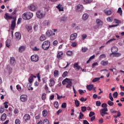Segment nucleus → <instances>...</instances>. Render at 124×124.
<instances>
[{"instance_id": "nucleus-22", "label": "nucleus", "mask_w": 124, "mask_h": 124, "mask_svg": "<svg viewBox=\"0 0 124 124\" xmlns=\"http://www.w3.org/2000/svg\"><path fill=\"white\" fill-rule=\"evenodd\" d=\"M71 86H72V81H71V80L69 79L66 87L67 88H71Z\"/></svg>"}, {"instance_id": "nucleus-40", "label": "nucleus", "mask_w": 124, "mask_h": 124, "mask_svg": "<svg viewBox=\"0 0 124 124\" xmlns=\"http://www.w3.org/2000/svg\"><path fill=\"white\" fill-rule=\"evenodd\" d=\"M59 75V71L56 70L54 72V77H57Z\"/></svg>"}, {"instance_id": "nucleus-33", "label": "nucleus", "mask_w": 124, "mask_h": 124, "mask_svg": "<svg viewBox=\"0 0 124 124\" xmlns=\"http://www.w3.org/2000/svg\"><path fill=\"white\" fill-rule=\"evenodd\" d=\"M0 119L2 121H5V120H6V114L3 113L1 116Z\"/></svg>"}, {"instance_id": "nucleus-34", "label": "nucleus", "mask_w": 124, "mask_h": 124, "mask_svg": "<svg viewBox=\"0 0 124 124\" xmlns=\"http://www.w3.org/2000/svg\"><path fill=\"white\" fill-rule=\"evenodd\" d=\"M101 64H102V65H104V66L107 65V64H108V61H102L101 62Z\"/></svg>"}, {"instance_id": "nucleus-46", "label": "nucleus", "mask_w": 124, "mask_h": 124, "mask_svg": "<svg viewBox=\"0 0 124 124\" xmlns=\"http://www.w3.org/2000/svg\"><path fill=\"white\" fill-rule=\"evenodd\" d=\"M81 111L82 112H86L87 111V107L85 106L81 107Z\"/></svg>"}, {"instance_id": "nucleus-59", "label": "nucleus", "mask_w": 124, "mask_h": 124, "mask_svg": "<svg viewBox=\"0 0 124 124\" xmlns=\"http://www.w3.org/2000/svg\"><path fill=\"white\" fill-rule=\"evenodd\" d=\"M33 29L35 31H37L38 30V25H34L33 27Z\"/></svg>"}, {"instance_id": "nucleus-63", "label": "nucleus", "mask_w": 124, "mask_h": 124, "mask_svg": "<svg viewBox=\"0 0 124 124\" xmlns=\"http://www.w3.org/2000/svg\"><path fill=\"white\" fill-rule=\"evenodd\" d=\"M26 29H27V31H31L32 28H31V26H28L26 27Z\"/></svg>"}, {"instance_id": "nucleus-48", "label": "nucleus", "mask_w": 124, "mask_h": 124, "mask_svg": "<svg viewBox=\"0 0 124 124\" xmlns=\"http://www.w3.org/2000/svg\"><path fill=\"white\" fill-rule=\"evenodd\" d=\"M106 58V55L105 54H102L99 56L100 60H102V59H105Z\"/></svg>"}, {"instance_id": "nucleus-53", "label": "nucleus", "mask_w": 124, "mask_h": 124, "mask_svg": "<svg viewBox=\"0 0 124 124\" xmlns=\"http://www.w3.org/2000/svg\"><path fill=\"white\" fill-rule=\"evenodd\" d=\"M56 95L57 96V99H61V98H64V97H65V96L62 97V95L60 96L58 93L56 94Z\"/></svg>"}, {"instance_id": "nucleus-44", "label": "nucleus", "mask_w": 124, "mask_h": 124, "mask_svg": "<svg viewBox=\"0 0 124 124\" xmlns=\"http://www.w3.org/2000/svg\"><path fill=\"white\" fill-rule=\"evenodd\" d=\"M22 18L24 20H27V13H25L22 15Z\"/></svg>"}, {"instance_id": "nucleus-55", "label": "nucleus", "mask_w": 124, "mask_h": 124, "mask_svg": "<svg viewBox=\"0 0 124 124\" xmlns=\"http://www.w3.org/2000/svg\"><path fill=\"white\" fill-rule=\"evenodd\" d=\"M67 74H68V73L67 71L64 72L62 74V77H63V78H65V77L67 76Z\"/></svg>"}, {"instance_id": "nucleus-35", "label": "nucleus", "mask_w": 124, "mask_h": 124, "mask_svg": "<svg viewBox=\"0 0 124 124\" xmlns=\"http://www.w3.org/2000/svg\"><path fill=\"white\" fill-rule=\"evenodd\" d=\"M117 13H119V14H120L121 16H122V15H123V10H122V8L119 7L118 8Z\"/></svg>"}, {"instance_id": "nucleus-3", "label": "nucleus", "mask_w": 124, "mask_h": 124, "mask_svg": "<svg viewBox=\"0 0 124 124\" xmlns=\"http://www.w3.org/2000/svg\"><path fill=\"white\" fill-rule=\"evenodd\" d=\"M50 24H51V21H50V20L48 19L45 20L42 23V25L44 27H48L50 25Z\"/></svg>"}, {"instance_id": "nucleus-47", "label": "nucleus", "mask_w": 124, "mask_h": 124, "mask_svg": "<svg viewBox=\"0 0 124 124\" xmlns=\"http://www.w3.org/2000/svg\"><path fill=\"white\" fill-rule=\"evenodd\" d=\"M83 117H84V114H83V113L82 112H80L79 115L78 117L79 120H82V118H83Z\"/></svg>"}, {"instance_id": "nucleus-21", "label": "nucleus", "mask_w": 124, "mask_h": 124, "mask_svg": "<svg viewBox=\"0 0 124 124\" xmlns=\"http://www.w3.org/2000/svg\"><path fill=\"white\" fill-rule=\"evenodd\" d=\"M15 36H16V39H17V40H20V39H21V35L20 32H16Z\"/></svg>"}, {"instance_id": "nucleus-23", "label": "nucleus", "mask_w": 124, "mask_h": 124, "mask_svg": "<svg viewBox=\"0 0 124 124\" xmlns=\"http://www.w3.org/2000/svg\"><path fill=\"white\" fill-rule=\"evenodd\" d=\"M96 23L98 26H102V25H103V22L99 19L96 20Z\"/></svg>"}, {"instance_id": "nucleus-27", "label": "nucleus", "mask_w": 124, "mask_h": 124, "mask_svg": "<svg viewBox=\"0 0 124 124\" xmlns=\"http://www.w3.org/2000/svg\"><path fill=\"white\" fill-rule=\"evenodd\" d=\"M10 45H11V41L10 40H7L6 41V46L9 48Z\"/></svg>"}, {"instance_id": "nucleus-16", "label": "nucleus", "mask_w": 124, "mask_h": 124, "mask_svg": "<svg viewBox=\"0 0 124 124\" xmlns=\"http://www.w3.org/2000/svg\"><path fill=\"white\" fill-rule=\"evenodd\" d=\"M119 51V48H118L116 46H113L111 49V54H113L114 53H117Z\"/></svg>"}, {"instance_id": "nucleus-15", "label": "nucleus", "mask_w": 124, "mask_h": 124, "mask_svg": "<svg viewBox=\"0 0 124 124\" xmlns=\"http://www.w3.org/2000/svg\"><path fill=\"white\" fill-rule=\"evenodd\" d=\"M16 27V19L12 21V24L11 25V30H14Z\"/></svg>"}, {"instance_id": "nucleus-25", "label": "nucleus", "mask_w": 124, "mask_h": 124, "mask_svg": "<svg viewBox=\"0 0 124 124\" xmlns=\"http://www.w3.org/2000/svg\"><path fill=\"white\" fill-rule=\"evenodd\" d=\"M52 34L53 31L51 30H48L46 33V35H47V36H48L49 37H50V36H51Z\"/></svg>"}, {"instance_id": "nucleus-5", "label": "nucleus", "mask_w": 124, "mask_h": 124, "mask_svg": "<svg viewBox=\"0 0 124 124\" xmlns=\"http://www.w3.org/2000/svg\"><path fill=\"white\" fill-rule=\"evenodd\" d=\"M28 8L30 9V10H31V11H34V10H36L37 6L33 4H31L28 6Z\"/></svg>"}, {"instance_id": "nucleus-13", "label": "nucleus", "mask_w": 124, "mask_h": 124, "mask_svg": "<svg viewBox=\"0 0 124 124\" xmlns=\"http://www.w3.org/2000/svg\"><path fill=\"white\" fill-rule=\"evenodd\" d=\"M55 80H54V78H51L49 79V87H53L55 86Z\"/></svg>"}, {"instance_id": "nucleus-14", "label": "nucleus", "mask_w": 124, "mask_h": 124, "mask_svg": "<svg viewBox=\"0 0 124 124\" xmlns=\"http://www.w3.org/2000/svg\"><path fill=\"white\" fill-rule=\"evenodd\" d=\"M83 5L81 4H78L76 7L77 11H82L83 10Z\"/></svg>"}, {"instance_id": "nucleus-8", "label": "nucleus", "mask_w": 124, "mask_h": 124, "mask_svg": "<svg viewBox=\"0 0 124 124\" xmlns=\"http://www.w3.org/2000/svg\"><path fill=\"white\" fill-rule=\"evenodd\" d=\"M74 68L77 71H79L80 70V68H81V67L79 66V63L78 62H76L74 64Z\"/></svg>"}, {"instance_id": "nucleus-38", "label": "nucleus", "mask_w": 124, "mask_h": 124, "mask_svg": "<svg viewBox=\"0 0 124 124\" xmlns=\"http://www.w3.org/2000/svg\"><path fill=\"white\" fill-rule=\"evenodd\" d=\"M4 112V107L3 106H1L0 108V113L2 114Z\"/></svg>"}, {"instance_id": "nucleus-32", "label": "nucleus", "mask_w": 124, "mask_h": 124, "mask_svg": "<svg viewBox=\"0 0 124 124\" xmlns=\"http://www.w3.org/2000/svg\"><path fill=\"white\" fill-rule=\"evenodd\" d=\"M63 55V53L62 51L59 52L57 54V58L58 59H61L62 58V56Z\"/></svg>"}, {"instance_id": "nucleus-10", "label": "nucleus", "mask_w": 124, "mask_h": 124, "mask_svg": "<svg viewBox=\"0 0 124 124\" xmlns=\"http://www.w3.org/2000/svg\"><path fill=\"white\" fill-rule=\"evenodd\" d=\"M67 16L64 15L60 18V22H66L67 21Z\"/></svg>"}, {"instance_id": "nucleus-52", "label": "nucleus", "mask_w": 124, "mask_h": 124, "mask_svg": "<svg viewBox=\"0 0 124 124\" xmlns=\"http://www.w3.org/2000/svg\"><path fill=\"white\" fill-rule=\"evenodd\" d=\"M94 112L93 111H91L89 114V116L90 118H92V117H93V116H94Z\"/></svg>"}, {"instance_id": "nucleus-61", "label": "nucleus", "mask_w": 124, "mask_h": 124, "mask_svg": "<svg viewBox=\"0 0 124 124\" xmlns=\"http://www.w3.org/2000/svg\"><path fill=\"white\" fill-rule=\"evenodd\" d=\"M67 56H71L72 55V51H68L66 53Z\"/></svg>"}, {"instance_id": "nucleus-64", "label": "nucleus", "mask_w": 124, "mask_h": 124, "mask_svg": "<svg viewBox=\"0 0 124 124\" xmlns=\"http://www.w3.org/2000/svg\"><path fill=\"white\" fill-rule=\"evenodd\" d=\"M15 123L16 124H21V121L19 119H16L15 121Z\"/></svg>"}, {"instance_id": "nucleus-1", "label": "nucleus", "mask_w": 124, "mask_h": 124, "mask_svg": "<svg viewBox=\"0 0 124 124\" xmlns=\"http://www.w3.org/2000/svg\"><path fill=\"white\" fill-rule=\"evenodd\" d=\"M50 42L49 41H45L42 46V47L44 50H48L50 47Z\"/></svg>"}, {"instance_id": "nucleus-9", "label": "nucleus", "mask_w": 124, "mask_h": 124, "mask_svg": "<svg viewBox=\"0 0 124 124\" xmlns=\"http://www.w3.org/2000/svg\"><path fill=\"white\" fill-rule=\"evenodd\" d=\"M26 16L27 17V20H30L31 19V18H32V17L33 16V14L31 12H27L26 13Z\"/></svg>"}, {"instance_id": "nucleus-31", "label": "nucleus", "mask_w": 124, "mask_h": 124, "mask_svg": "<svg viewBox=\"0 0 124 124\" xmlns=\"http://www.w3.org/2000/svg\"><path fill=\"white\" fill-rule=\"evenodd\" d=\"M33 77L36 78V77H33V75H31V76L29 78L28 81L29 83H32V80H33Z\"/></svg>"}, {"instance_id": "nucleus-60", "label": "nucleus", "mask_w": 124, "mask_h": 124, "mask_svg": "<svg viewBox=\"0 0 124 124\" xmlns=\"http://www.w3.org/2000/svg\"><path fill=\"white\" fill-rule=\"evenodd\" d=\"M62 108H66V103H63L62 105Z\"/></svg>"}, {"instance_id": "nucleus-30", "label": "nucleus", "mask_w": 124, "mask_h": 124, "mask_svg": "<svg viewBox=\"0 0 124 124\" xmlns=\"http://www.w3.org/2000/svg\"><path fill=\"white\" fill-rule=\"evenodd\" d=\"M56 8H58L59 11H63V8L62 7V5L61 4H59L57 6H56Z\"/></svg>"}, {"instance_id": "nucleus-51", "label": "nucleus", "mask_w": 124, "mask_h": 124, "mask_svg": "<svg viewBox=\"0 0 124 124\" xmlns=\"http://www.w3.org/2000/svg\"><path fill=\"white\" fill-rule=\"evenodd\" d=\"M112 95L114 98H117L118 97V92H114Z\"/></svg>"}, {"instance_id": "nucleus-41", "label": "nucleus", "mask_w": 124, "mask_h": 124, "mask_svg": "<svg viewBox=\"0 0 124 124\" xmlns=\"http://www.w3.org/2000/svg\"><path fill=\"white\" fill-rule=\"evenodd\" d=\"M85 2V4H87V3H90L93 2V0H83Z\"/></svg>"}, {"instance_id": "nucleus-36", "label": "nucleus", "mask_w": 124, "mask_h": 124, "mask_svg": "<svg viewBox=\"0 0 124 124\" xmlns=\"http://www.w3.org/2000/svg\"><path fill=\"white\" fill-rule=\"evenodd\" d=\"M69 79L67 78H66L65 79H64L62 81V85H65V84H66V83H67L69 81Z\"/></svg>"}, {"instance_id": "nucleus-49", "label": "nucleus", "mask_w": 124, "mask_h": 124, "mask_svg": "<svg viewBox=\"0 0 124 124\" xmlns=\"http://www.w3.org/2000/svg\"><path fill=\"white\" fill-rule=\"evenodd\" d=\"M43 124H50L49 120L47 119H45L43 123Z\"/></svg>"}, {"instance_id": "nucleus-56", "label": "nucleus", "mask_w": 124, "mask_h": 124, "mask_svg": "<svg viewBox=\"0 0 124 124\" xmlns=\"http://www.w3.org/2000/svg\"><path fill=\"white\" fill-rule=\"evenodd\" d=\"M54 106L55 108H58L59 107V102H55L54 104Z\"/></svg>"}, {"instance_id": "nucleus-43", "label": "nucleus", "mask_w": 124, "mask_h": 124, "mask_svg": "<svg viewBox=\"0 0 124 124\" xmlns=\"http://www.w3.org/2000/svg\"><path fill=\"white\" fill-rule=\"evenodd\" d=\"M108 104L109 105V106H113V105H114V102L109 100L108 101Z\"/></svg>"}, {"instance_id": "nucleus-54", "label": "nucleus", "mask_w": 124, "mask_h": 124, "mask_svg": "<svg viewBox=\"0 0 124 124\" xmlns=\"http://www.w3.org/2000/svg\"><path fill=\"white\" fill-rule=\"evenodd\" d=\"M108 22H113V18L112 17H108L107 18Z\"/></svg>"}, {"instance_id": "nucleus-18", "label": "nucleus", "mask_w": 124, "mask_h": 124, "mask_svg": "<svg viewBox=\"0 0 124 124\" xmlns=\"http://www.w3.org/2000/svg\"><path fill=\"white\" fill-rule=\"evenodd\" d=\"M107 111H108V109H107V108H102L100 110V113H102L105 115H108V113L106 112H107Z\"/></svg>"}, {"instance_id": "nucleus-7", "label": "nucleus", "mask_w": 124, "mask_h": 124, "mask_svg": "<svg viewBox=\"0 0 124 124\" xmlns=\"http://www.w3.org/2000/svg\"><path fill=\"white\" fill-rule=\"evenodd\" d=\"M10 64L11 65H15L16 64V60L14 57H11L10 60Z\"/></svg>"}, {"instance_id": "nucleus-39", "label": "nucleus", "mask_w": 124, "mask_h": 124, "mask_svg": "<svg viewBox=\"0 0 124 124\" xmlns=\"http://www.w3.org/2000/svg\"><path fill=\"white\" fill-rule=\"evenodd\" d=\"M100 80V78H95L93 79L92 82L94 83V82H97V81H99Z\"/></svg>"}, {"instance_id": "nucleus-45", "label": "nucleus", "mask_w": 124, "mask_h": 124, "mask_svg": "<svg viewBox=\"0 0 124 124\" xmlns=\"http://www.w3.org/2000/svg\"><path fill=\"white\" fill-rule=\"evenodd\" d=\"M43 115L44 117H46L47 115V110H44L43 111Z\"/></svg>"}, {"instance_id": "nucleus-37", "label": "nucleus", "mask_w": 124, "mask_h": 124, "mask_svg": "<svg viewBox=\"0 0 124 124\" xmlns=\"http://www.w3.org/2000/svg\"><path fill=\"white\" fill-rule=\"evenodd\" d=\"M75 103L77 107H79V106H80V103L79 102V101L78 100H75Z\"/></svg>"}, {"instance_id": "nucleus-11", "label": "nucleus", "mask_w": 124, "mask_h": 124, "mask_svg": "<svg viewBox=\"0 0 124 124\" xmlns=\"http://www.w3.org/2000/svg\"><path fill=\"white\" fill-rule=\"evenodd\" d=\"M112 55H113V57L116 58H119V57H121V56H122V54L120 53L114 52L113 53H110L109 54V57H112Z\"/></svg>"}, {"instance_id": "nucleus-20", "label": "nucleus", "mask_w": 124, "mask_h": 124, "mask_svg": "<svg viewBox=\"0 0 124 124\" xmlns=\"http://www.w3.org/2000/svg\"><path fill=\"white\" fill-rule=\"evenodd\" d=\"M105 11V14L106 15H108V16H110V15H111L112 14V11L111 10H108L106 9V10H104Z\"/></svg>"}, {"instance_id": "nucleus-4", "label": "nucleus", "mask_w": 124, "mask_h": 124, "mask_svg": "<svg viewBox=\"0 0 124 124\" xmlns=\"http://www.w3.org/2000/svg\"><path fill=\"white\" fill-rule=\"evenodd\" d=\"M20 100L22 102H26L28 100V96L26 95H21L20 96Z\"/></svg>"}, {"instance_id": "nucleus-26", "label": "nucleus", "mask_w": 124, "mask_h": 124, "mask_svg": "<svg viewBox=\"0 0 124 124\" xmlns=\"http://www.w3.org/2000/svg\"><path fill=\"white\" fill-rule=\"evenodd\" d=\"M89 18V15L87 14H84L82 16V19L84 21H86Z\"/></svg>"}, {"instance_id": "nucleus-62", "label": "nucleus", "mask_w": 124, "mask_h": 124, "mask_svg": "<svg viewBox=\"0 0 124 124\" xmlns=\"http://www.w3.org/2000/svg\"><path fill=\"white\" fill-rule=\"evenodd\" d=\"M96 106H100L101 105V102L99 101H97L96 102Z\"/></svg>"}, {"instance_id": "nucleus-42", "label": "nucleus", "mask_w": 124, "mask_h": 124, "mask_svg": "<svg viewBox=\"0 0 124 124\" xmlns=\"http://www.w3.org/2000/svg\"><path fill=\"white\" fill-rule=\"evenodd\" d=\"M8 102L7 101H5L4 103V108H5L6 109H7V108H8Z\"/></svg>"}, {"instance_id": "nucleus-19", "label": "nucleus", "mask_w": 124, "mask_h": 124, "mask_svg": "<svg viewBox=\"0 0 124 124\" xmlns=\"http://www.w3.org/2000/svg\"><path fill=\"white\" fill-rule=\"evenodd\" d=\"M5 16H4V18L6 20H10V19H12V18H13L12 16L9 15V14H8V13H6L5 14Z\"/></svg>"}, {"instance_id": "nucleus-28", "label": "nucleus", "mask_w": 124, "mask_h": 124, "mask_svg": "<svg viewBox=\"0 0 124 124\" xmlns=\"http://www.w3.org/2000/svg\"><path fill=\"white\" fill-rule=\"evenodd\" d=\"M46 36L42 34L40 37V41H44V40H46Z\"/></svg>"}, {"instance_id": "nucleus-6", "label": "nucleus", "mask_w": 124, "mask_h": 124, "mask_svg": "<svg viewBox=\"0 0 124 124\" xmlns=\"http://www.w3.org/2000/svg\"><path fill=\"white\" fill-rule=\"evenodd\" d=\"M31 62H38V56L32 55L31 57Z\"/></svg>"}, {"instance_id": "nucleus-12", "label": "nucleus", "mask_w": 124, "mask_h": 124, "mask_svg": "<svg viewBox=\"0 0 124 124\" xmlns=\"http://www.w3.org/2000/svg\"><path fill=\"white\" fill-rule=\"evenodd\" d=\"M23 119L25 122H28L31 120V116L29 114H26L24 116Z\"/></svg>"}, {"instance_id": "nucleus-17", "label": "nucleus", "mask_w": 124, "mask_h": 124, "mask_svg": "<svg viewBox=\"0 0 124 124\" xmlns=\"http://www.w3.org/2000/svg\"><path fill=\"white\" fill-rule=\"evenodd\" d=\"M77 35L78 34L77 33L72 34L70 36V40H75V39L77 38Z\"/></svg>"}, {"instance_id": "nucleus-24", "label": "nucleus", "mask_w": 124, "mask_h": 124, "mask_svg": "<svg viewBox=\"0 0 124 124\" xmlns=\"http://www.w3.org/2000/svg\"><path fill=\"white\" fill-rule=\"evenodd\" d=\"M26 49V47L25 46H21L20 47H19L18 50L20 53H22L25 51Z\"/></svg>"}, {"instance_id": "nucleus-2", "label": "nucleus", "mask_w": 124, "mask_h": 124, "mask_svg": "<svg viewBox=\"0 0 124 124\" xmlns=\"http://www.w3.org/2000/svg\"><path fill=\"white\" fill-rule=\"evenodd\" d=\"M36 15L38 18H39V19H42V18H43L44 16H45V14H43L41 11H38L36 13Z\"/></svg>"}, {"instance_id": "nucleus-58", "label": "nucleus", "mask_w": 124, "mask_h": 124, "mask_svg": "<svg viewBox=\"0 0 124 124\" xmlns=\"http://www.w3.org/2000/svg\"><path fill=\"white\" fill-rule=\"evenodd\" d=\"M81 37H82V40H84L87 38V35L83 34L82 35Z\"/></svg>"}, {"instance_id": "nucleus-50", "label": "nucleus", "mask_w": 124, "mask_h": 124, "mask_svg": "<svg viewBox=\"0 0 124 124\" xmlns=\"http://www.w3.org/2000/svg\"><path fill=\"white\" fill-rule=\"evenodd\" d=\"M42 100H45V99H46V93H43L42 96Z\"/></svg>"}, {"instance_id": "nucleus-29", "label": "nucleus", "mask_w": 124, "mask_h": 124, "mask_svg": "<svg viewBox=\"0 0 124 124\" xmlns=\"http://www.w3.org/2000/svg\"><path fill=\"white\" fill-rule=\"evenodd\" d=\"M86 88L87 89H88L89 91H92L93 88V84L88 85L87 86Z\"/></svg>"}, {"instance_id": "nucleus-57", "label": "nucleus", "mask_w": 124, "mask_h": 124, "mask_svg": "<svg viewBox=\"0 0 124 124\" xmlns=\"http://www.w3.org/2000/svg\"><path fill=\"white\" fill-rule=\"evenodd\" d=\"M88 50V48L84 47L82 48V51L83 52V53H85V52H87Z\"/></svg>"}]
</instances>
